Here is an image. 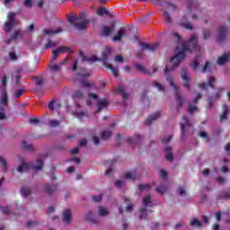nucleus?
<instances>
[{"mask_svg":"<svg viewBox=\"0 0 230 230\" xmlns=\"http://www.w3.org/2000/svg\"><path fill=\"white\" fill-rule=\"evenodd\" d=\"M190 226H192L193 227H200V226H202V223L197 218H194L190 221Z\"/></svg>","mask_w":230,"mask_h":230,"instance_id":"4c0bfd02","label":"nucleus"},{"mask_svg":"<svg viewBox=\"0 0 230 230\" xmlns=\"http://www.w3.org/2000/svg\"><path fill=\"white\" fill-rule=\"evenodd\" d=\"M55 46H57V42L49 40V43L45 45V49L55 48Z\"/></svg>","mask_w":230,"mask_h":230,"instance_id":"3c124183","label":"nucleus"},{"mask_svg":"<svg viewBox=\"0 0 230 230\" xmlns=\"http://www.w3.org/2000/svg\"><path fill=\"white\" fill-rule=\"evenodd\" d=\"M66 62H67V58H65L63 61H61L59 63V65L58 64H54L51 66V70L52 71H60V66H64L66 64Z\"/></svg>","mask_w":230,"mask_h":230,"instance_id":"5701e85b","label":"nucleus"},{"mask_svg":"<svg viewBox=\"0 0 230 230\" xmlns=\"http://www.w3.org/2000/svg\"><path fill=\"white\" fill-rule=\"evenodd\" d=\"M221 199H230V192H223Z\"/></svg>","mask_w":230,"mask_h":230,"instance_id":"69168bd1","label":"nucleus"},{"mask_svg":"<svg viewBox=\"0 0 230 230\" xmlns=\"http://www.w3.org/2000/svg\"><path fill=\"white\" fill-rule=\"evenodd\" d=\"M140 47L142 49H146L147 51H155L159 48L158 43L154 44H146V43H140Z\"/></svg>","mask_w":230,"mask_h":230,"instance_id":"4468645a","label":"nucleus"},{"mask_svg":"<svg viewBox=\"0 0 230 230\" xmlns=\"http://www.w3.org/2000/svg\"><path fill=\"white\" fill-rule=\"evenodd\" d=\"M197 111V106H192L191 104L189 105V112L193 114Z\"/></svg>","mask_w":230,"mask_h":230,"instance_id":"bf43d9fd","label":"nucleus"},{"mask_svg":"<svg viewBox=\"0 0 230 230\" xmlns=\"http://www.w3.org/2000/svg\"><path fill=\"white\" fill-rule=\"evenodd\" d=\"M115 62L123 63V62H124L123 57H121V56H116V57H115Z\"/></svg>","mask_w":230,"mask_h":230,"instance_id":"774afa93","label":"nucleus"},{"mask_svg":"<svg viewBox=\"0 0 230 230\" xmlns=\"http://www.w3.org/2000/svg\"><path fill=\"white\" fill-rule=\"evenodd\" d=\"M180 75L183 82L184 87H186V89H190V75H188V73L186 72V68H181Z\"/></svg>","mask_w":230,"mask_h":230,"instance_id":"1a4fd4ad","label":"nucleus"},{"mask_svg":"<svg viewBox=\"0 0 230 230\" xmlns=\"http://www.w3.org/2000/svg\"><path fill=\"white\" fill-rule=\"evenodd\" d=\"M139 191H149L150 190V184H141L138 185Z\"/></svg>","mask_w":230,"mask_h":230,"instance_id":"e433bc0d","label":"nucleus"},{"mask_svg":"<svg viewBox=\"0 0 230 230\" xmlns=\"http://www.w3.org/2000/svg\"><path fill=\"white\" fill-rule=\"evenodd\" d=\"M217 82V79L213 76L208 77V83H201L199 84V89H204L205 91L208 90V87H211L212 89H215V84Z\"/></svg>","mask_w":230,"mask_h":230,"instance_id":"0eeeda50","label":"nucleus"},{"mask_svg":"<svg viewBox=\"0 0 230 230\" xmlns=\"http://www.w3.org/2000/svg\"><path fill=\"white\" fill-rule=\"evenodd\" d=\"M62 31H64V30L60 27H58V29L56 30H53V29H45L43 31V33L45 35H49V36H51V35H58V33H62Z\"/></svg>","mask_w":230,"mask_h":230,"instance_id":"f3484780","label":"nucleus"},{"mask_svg":"<svg viewBox=\"0 0 230 230\" xmlns=\"http://www.w3.org/2000/svg\"><path fill=\"white\" fill-rule=\"evenodd\" d=\"M208 71H211V65L209 62H207L203 66V73H208Z\"/></svg>","mask_w":230,"mask_h":230,"instance_id":"09e8293b","label":"nucleus"},{"mask_svg":"<svg viewBox=\"0 0 230 230\" xmlns=\"http://www.w3.org/2000/svg\"><path fill=\"white\" fill-rule=\"evenodd\" d=\"M198 135L199 136V137H202L203 139H207V141H209L208 133H206V131H199Z\"/></svg>","mask_w":230,"mask_h":230,"instance_id":"c03bdc74","label":"nucleus"},{"mask_svg":"<svg viewBox=\"0 0 230 230\" xmlns=\"http://www.w3.org/2000/svg\"><path fill=\"white\" fill-rule=\"evenodd\" d=\"M227 32V27H220L219 28V31L217 34V39L219 41L224 40V39H226V33Z\"/></svg>","mask_w":230,"mask_h":230,"instance_id":"aec40b11","label":"nucleus"},{"mask_svg":"<svg viewBox=\"0 0 230 230\" xmlns=\"http://www.w3.org/2000/svg\"><path fill=\"white\" fill-rule=\"evenodd\" d=\"M68 21L70 24L75 26V30H85L89 24V21L84 17V14H81L78 17L69 16Z\"/></svg>","mask_w":230,"mask_h":230,"instance_id":"7ed1b4c3","label":"nucleus"},{"mask_svg":"<svg viewBox=\"0 0 230 230\" xmlns=\"http://www.w3.org/2000/svg\"><path fill=\"white\" fill-rule=\"evenodd\" d=\"M96 60H98V58H96V56H91L87 58H85V57H83V62H96Z\"/></svg>","mask_w":230,"mask_h":230,"instance_id":"ea45409f","label":"nucleus"},{"mask_svg":"<svg viewBox=\"0 0 230 230\" xmlns=\"http://www.w3.org/2000/svg\"><path fill=\"white\" fill-rule=\"evenodd\" d=\"M6 118V115L4 114V108L0 107V119H4Z\"/></svg>","mask_w":230,"mask_h":230,"instance_id":"5fc2aeb1","label":"nucleus"},{"mask_svg":"<svg viewBox=\"0 0 230 230\" xmlns=\"http://www.w3.org/2000/svg\"><path fill=\"white\" fill-rule=\"evenodd\" d=\"M136 68L140 72V73H144V74H148L150 72H148L146 70V68L145 67V66L141 65V64H136L135 65Z\"/></svg>","mask_w":230,"mask_h":230,"instance_id":"2f4dec72","label":"nucleus"},{"mask_svg":"<svg viewBox=\"0 0 230 230\" xmlns=\"http://www.w3.org/2000/svg\"><path fill=\"white\" fill-rule=\"evenodd\" d=\"M127 31H128V29L127 27H121L117 34L112 38L113 42H119L121 41V39L127 35Z\"/></svg>","mask_w":230,"mask_h":230,"instance_id":"6e6552de","label":"nucleus"},{"mask_svg":"<svg viewBox=\"0 0 230 230\" xmlns=\"http://www.w3.org/2000/svg\"><path fill=\"white\" fill-rule=\"evenodd\" d=\"M115 30H116V24L114 23H112L111 27L104 26L103 35H105L106 37H109V35H111Z\"/></svg>","mask_w":230,"mask_h":230,"instance_id":"6ab92c4d","label":"nucleus"},{"mask_svg":"<svg viewBox=\"0 0 230 230\" xmlns=\"http://www.w3.org/2000/svg\"><path fill=\"white\" fill-rule=\"evenodd\" d=\"M31 193V190L29 189V187H22L21 190V194L22 197H28Z\"/></svg>","mask_w":230,"mask_h":230,"instance_id":"7c9ffc66","label":"nucleus"},{"mask_svg":"<svg viewBox=\"0 0 230 230\" xmlns=\"http://www.w3.org/2000/svg\"><path fill=\"white\" fill-rule=\"evenodd\" d=\"M142 202L145 208H146L147 206L152 207V199H150V195L146 196Z\"/></svg>","mask_w":230,"mask_h":230,"instance_id":"c85d7f7f","label":"nucleus"},{"mask_svg":"<svg viewBox=\"0 0 230 230\" xmlns=\"http://www.w3.org/2000/svg\"><path fill=\"white\" fill-rule=\"evenodd\" d=\"M199 59H195L193 62H192V64H191V67L193 68V69H198L199 68Z\"/></svg>","mask_w":230,"mask_h":230,"instance_id":"6e6d98bb","label":"nucleus"},{"mask_svg":"<svg viewBox=\"0 0 230 230\" xmlns=\"http://www.w3.org/2000/svg\"><path fill=\"white\" fill-rule=\"evenodd\" d=\"M42 166H44V163L41 159H38L36 160V163L33 164H29L26 163L20 164L17 168V172H19V173H22V172H30V170L39 172L42 170Z\"/></svg>","mask_w":230,"mask_h":230,"instance_id":"f03ea898","label":"nucleus"},{"mask_svg":"<svg viewBox=\"0 0 230 230\" xmlns=\"http://www.w3.org/2000/svg\"><path fill=\"white\" fill-rule=\"evenodd\" d=\"M118 93H119V94H121L123 100H128L130 94L125 93V90L123 89V87L119 86L118 88Z\"/></svg>","mask_w":230,"mask_h":230,"instance_id":"a878e982","label":"nucleus"},{"mask_svg":"<svg viewBox=\"0 0 230 230\" xmlns=\"http://www.w3.org/2000/svg\"><path fill=\"white\" fill-rule=\"evenodd\" d=\"M55 107L59 108V107H60V103L55 102V101H51V102L49 103V111H55Z\"/></svg>","mask_w":230,"mask_h":230,"instance_id":"c9c22d12","label":"nucleus"},{"mask_svg":"<svg viewBox=\"0 0 230 230\" xmlns=\"http://www.w3.org/2000/svg\"><path fill=\"white\" fill-rule=\"evenodd\" d=\"M22 146L27 150L28 152L33 151V145L26 143V141H23L22 143Z\"/></svg>","mask_w":230,"mask_h":230,"instance_id":"473e14b6","label":"nucleus"},{"mask_svg":"<svg viewBox=\"0 0 230 230\" xmlns=\"http://www.w3.org/2000/svg\"><path fill=\"white\" fill-rule=\"evenodd\" d=\"M109 15V11H107V9H105V7H99L97 9V15H100L102 17V15Z\"/></svg>","mask_w":230,"mask_h":230,"instance_id":"72a5a7b5","label":"nucleus"},{"mask_svg":"<svg viewBox=\"0 0 230 230\" xmlns=\"http://www.w3.org/2000/svg\"><path fill=\"white\" fill-rule=\"evenodd\" d=\"M109 105V102L106 99H101L97 101V111L94 114H98V112L102 111V109H105Z\"/></svg>","mask_w":230,"mask_h":230,"instance_id":"2eb2a0df","label":"nucleus"},{"mask_svg":"<svg viewBox=\"0 0 230 230\" xmlns=\"http://www.w3.org/2000/svg\"><path fill=\"white\" fill-rule=\"evenodd\" d=\"M181 26L185 28L186 30H193V26L190 22H186V16L183 17L181 21Z\"/></svg>","mask_w":230,"mask_h":230,"instance_id":"cd10ccee","label":"nucleus"},{"mask_svg":"<svg viewBox=\"0 0 230 230\" xmlns=\"http://www.w3.org/2000/svg\"><path fill=\"white\" fill-rule=\"evenodd\" d=\"M183 101H184V99H182V97H181V95H179V94L176 95V102H177L178 107H182Z\"/></svg>","mask_w":230,"mask_h":230,"instance_id":"37998d69","label":"nucleus"},{"mask_svg":"<svg viewBox=\"0 0 230 230\" xmlns=\"http://www.w3.org/2000/svg\"><path fill=\"white\" fill-rule=\"evenodd\" d=\"M0 163L2 164L4 172H6V170H8V165L6 164V160L3 156H0Z\"/></svg>","mask_w":230,"mask_h":230,"instance_id":"58836bf2","label":"nucleus"},{"mask_svg":"<svg viewBox=\"0 0 230 230\" xmlns=\"http://www.w3.org/2000/svg\"><path fill=\"white\" fill-rule=\"evenodd\" d=\"M165 152H166V155H165V157L168 161H173V155H172V147L171 146H166L165 147Z\"/></svg>","mask_w":230,"mask_h":230,"instance_id":"393cba45","label":"nucleus"},{"mask_svg":"<svg viewBox=\"0 0 230 230\" xmlns=\"http://www.w3.org/2000/svg\"><path fill=\"white\" fill-rule=\"evenodd\" d=\"M73 214L69 208H66L63 211V222L64 224H71Z\"/></svg>","mask_w":230,"mask_h":230,"instance_id":"9b49d317","label":"nucleus"},{"mask_svg":"<svg viewBox=\"0 0 230 230\" xmlns=\"http://www.w3.org/2000/svg\"><path fill=\"white\" fill-rule=\"evenodd\" d=\"M168 188H166V186L164 185H161L160 187L157 188V191L158 193H161L163 195V193H166Z\"/></svg>","mask_w":230,"mask_h":230,"instance_id":"79ce46f5","label":"nucleus"},{"mask_svg":"<svg viewBox=\"0 0 230 230\" xmlns=\"http://www.w3.org/2000/svg\"><path fill=\"white\" fill-rule=\"evenodd\" d=\"M229 112H230V109L226 105H225L223 114L220 117V121H224L225 119H226Z\"/></svg>","mask_w":230,"mask_h":230,"instance_id":"b1692460","label":"nucleus"},{"mask_svg":"<svg viewBox=\"0 0 230 230\" xmlns=\"http://www.w3.org/2000/svg\"><path fill=\"white\" fill-rule=\"evenodd\" d=\"M140 211V218H146V208H142Z\"/></svg>","mask_w":230,"mask_h":230,"instance_id":"e2e57ef3","label":"nucleus"},{"mask_svg":"<svg viewBox=\"0 0 230 230\" xmlns=\"http://www.w3.org/2000/svg\"><path fill=\"white\" fill-rule=\"evenodd\" d=\"M49 127H58V125H60V122L58 120H50L49 121Z\"/></svg>","mask_w":230,"mask_h":230,"instance_id":"8fccbe9b","label":"nucleus"},{"mask_svg":"<svg viewBox=\"0 0 230 230\" xmlns=\"http://www.w3.org/2000/svg\"><path fill=\"white\" fill-rule=\"evenodd\" d=\"M15 15H17L15 13H9L7 14V21L4 24V28L7 33H10V31H12V28L18 26L19 24V20L15 18Z\"/></svg>","mask_w":230,"mask_h":230,"instance_id":"20e7f679","label":"nucleus"},{"mask_svg":"<svg viewBox=\"0 0 230 230\" xmlns=\"http://www.w3.org/2000/svg\"><path fill=\"white\" fill-rule=\"evenodd\" d=\"M193 123H191L190 119H188L187 116H183L182 121L181 123V128L182 134H184V128H186V127H191Z\"/></svg>","mask_w":230,"mask_h":230,"instance_id":"dca6fc26","label":"nucleus"},{"mask_svg":"<svg viewBox=\"0 0 230 230\" xmlns=\"http://www.w3.org/2000/svg\"><path fill=\"white\" fill-rule=\"evenodd\" d=\"M24 93V91L22 90H17L15 93H14V98L16 100H19L21 98V96H22V93Z\"/></svg>","mask_w":230,"mask_h":230,"instance_id":"de8ad7c7","label":"nucleus"},{"mask_svg":"<svg viewBox=\"0 0 230 230\" xmlns=\"http://www.w3.org/2000/svg\"><path fill=\"white\" fill-rule=\"evenodd\" d=\"M97 215L99 217H109V210L105 207H99Z\"/></svg>","mask_w":230,"mask_h":230,"instance_id":"4be33fe9","label":"nucleus"},{"mask_svg":"<svg viewBox=\"0 0 230 230\" xmlns=\"http://www.w3.org/2000/svg\"><path fill=\"white\" fill-rule=\"evenodd\" d=\"M85 218L86 220H88L89 222H92V224H96V220L94 218V213L93 212H88L86 215H85Z\"/></svg>","mask_w":230,"mask_h":230,"instance_id":"bb28decb","label":"nucleus"},{"mask_svg":"<svg viewBox=\"0 0 230 230\" xmlns=\"http://www.w3.org/2000/svg\"><path fill=\"white\" fill-rule=\"evenodd\" d=\"M9 58L11 60H17V55H15V52H10Z\"/></svg>","mask_w":230,"mask_h":230,"instance_id":"0e129e2a","label":"nucleus"},{"mask_svg":"<svg viewBox=\"0 0 230 230\" xmlns=\"http://www.w3.org/2000/svg\"><path fill=\"white\" fill-rule=\"evenodd\" d=\"M211 37V32L209 31V30H205L203 31V39L206 40L208 39H209Z\"/></svg>","mask_w":230,"mask_h":230,"instance_id":"49530a36","label":"nucleus"},{"mask_svg":"<svg viewBox=\"0 0 230 230\" xmlns=\"http://www.w3.org/2000/svg\"><path fill=\"white\" fill-rule=\"evenodd\" d=\"M168 71H170V69L168 68V66H165L164 75L166 76V80L167 82H169L171 87H172L174 91L177 93L179 91V86L175 84V83L173 82V78L171 75H168Z\"/></svg>","mask_w":230,"mask_h":230,"instance_id":"9d476101","label":"nucleus"},{"mask_svg":"<svg viewBox=\"0 0 230 230\" xmlns=\"http://www.w3.org/2000/svg\"><path fill=\"white\" fill-rule=\"evenodd\" d=\"M85 114H87V111H81V112L76 111L74 113L75 118H78V119H82V118H84V116H85Z\"/></svg>","mask_w":230,"mask_h":230,"instance_id":"a19ab883","label":"nucleus"},{"mask_svg":"<svg viewBox=\"0 0 230 230\" xmlns=\"http://www.w3.org/2000/svg\"><path fill=\"white\" fill-rule=\"evenodd\" d=\"M83 87H93L94 85V83H89V82H83L82 83Z\"/></svg>","mask_w":230,"mask_h":230,"instance_id":"052dcab7","label":"nucleus"},{"mask_svg":"<svg viewBox=\"0 0 230 230\" xmlns=\"http://www.w3.org/2000/svg\"><path fill=\"white\" fill-rule=\"evenodd\" d=\"M102 194H100V195H98V196H93V202H100V200H102Z\"/></svg>","mask_w":230,"mask_h":230,"instance_id":"13d9d810","label":"nucleus"},{"mask_svg":"<svg viewBox=\"0 0 230 230\" xmlns=\"http://www.w3.org/2000/svg\"><path fill=\"white\" fill-rule=\"evenodd\" d=\"M109 56H111V48L106 47V49L102 52V60L103 61V66L107 69H111L114 76H118V69L114 68L112 65L107 63V58H109Z\"/></svg>","mask_w":230,"mask_h":230,"instance_id":"39448f33","label":"nucleus"},{"mask_svg":"<svg viewBox=\"0 0 230 230\" xmlns=\"http://www.w3.org/2000/svg\"><path fill=\"white\" fill-rule=\"evenodd\" d=\"M181 50L172 57L171 60V64H172L171 71H173L176 67H179V63L184 60L186 51H190V53H192L193 51H200V46L197 44V36L195 34L190 36L188 42H181Z\"/></svg>","mask_w":230,"mask_h":230,"instance_id":"f257e3e1","label":"nucleus"},{"mask_svg":"<svg viewBox=\"0 0 230 230\" xmlns=\"http://www.w3.org/2000/svg\"><path fill=\"white\" fill-rule=\"evenodd\" d=\"M122 186H125V181L119 180L115 182L116 188H122Z\"/></svg>","mask_w":230,"mask_h":230,"instance_id":"864d4df0","label":"nucleus"},{"mask_svg":"<svg viewBox=\"0 0 230 230\" xmlns=\"http://www.w3.org/2000/svg\"><path fill=\"white\" fill-rule=\"evenodd\" d=\"M170 141H172V136H167L163 138L162 142L164 143L166 145V143H170Z\"/></svg>","mask_w":230,"mask_h":230,"instance_id":"680f3d73","label":"nucleus"},{"mask_svg":"<svg viewBox=\"0 0 230 230\" xmlns=\"http://www.w3.org/2000/svg\"><path fill=\"white\" fill-rule=\"evenodd\" d=\"M42 84H44V79L42 77H39L36 80V85H42Z\"/></svg>","mask_w":230,"mask_h":230,"instance_id":"338daca9","label":"nucleus"},{"mask_svg":"<svg viewBox=\"0 0 230 230\" xmlns=\"http://www.w3.org/2000/svg\"><path fill=\"white\" fill-rule=\"evenodd\" d=\"M69 51H71V49L67 47H60L55 50L58 55H60V53H69Z\"/></svg>","mask_w":230,"mask_h":230,"instance_id":"c756f323","label":"nucleus"},{"mask_svg":"<svg viewBox=\"0 0 230 230\" xmlns=\"http://www.w3.org/2000/svg\"><path fill=\"white\" fill-rule=\"evenodd\" d=\"M58 190V186L55 183H47L43 187V191H45L47 193V195H49V197L55 195V193H57Z\"/></svg>","mask_w":230,"mask_h":230,"instance_id":"423d86ee","label":"nucleus"},{"mask_svg":"<svg viewBox=\"0 0 230 230\" xmlns=\"http://www.w3.org/2000/svg\"><path fill=\"white\" fill-rule=\"evenodd\" d=\"M0 107L4 109V107H8V93L6 91H3L0 96Z\"/></svg>","mask_w":230,"mask_h":230,"instance_id":"ddd939ff","label":"nucleus"},{"mask_svg":"<svg viewBox=\"0 0 230 230\" xmlns=\"http://www.w3.org/2000/svg\"><path fill=\"white\" fill-rule=\"evenodd\" d=\"M230 60V52L225 53L223 56L219 57L217 59V64L219 66H224L226 62H229Z\"/></svg>","mask_w":230,"mask_h":230,"instance_id":"a211bd4d","label":"nucleus"},{"mask_svg":"<svg viewBox=\"0 0 230 230\" xmlns=\"http://www.w3.org/2000/svg\"><path fill=\"white\" fill-rule=\"evenodd\" d=\"M124 178L128 179L129 181H136L137 179V174L136 171L128 172L124 174Z\"/></svg>","mask_w":230,"mask_h":230,"instance_id":"412c9836","label":"nucleus"},{"mask_svg":"<svg viewBox=\"0 0 230 230\" xmlns=\"http://www.w3.org/2000/svg\"><path fill=\"white\" fill-rule=\"evenodd\" d=\"M161 118V112L156 111L154 114L150 115L145 121L146 125H152L154 121H157Z\"/></svg>","mask_w":230,"mask_h":230,"instance_id":"f8f14e48","label":"nucleus"},{"mask_svg":"<svg viewBox=\"0 0 230 230\" xmlns=\"http://www.w3.org/2000/svg\"><path fill=\"white\" fill-rule=\"evenodd\" d=\"M111 134L112 133L111 131H103L102 134V139H109V137H111Z\"/></svg>","mask_w":230,"mask_h":230,"instance_id":"a18cd8bd","label":"nucleus"},{"mask_svg":"<svg viewBox=\"0 0 230 230\" xmlns=\"http://www.w3.org/2000/svg\"><path fill=\"white\" fill-rule=\"evenodd\" d=\"M21 36V31H16L13 36H12V40H17V39H19V37Z\"/></svg>","mask_w":230,"mask_h":230,"instance_id":"603ef678","label":"nucleus"},{"mask_svg":"<svg viewBox=\"0 0 230 230\" xmlns=\"http://www.w3.org/2000/svg\"><path fill=\"white\" fill-rule=\"evenodd\" d=\"M178 193H179V195H181L182 197V196L186 195V190H184V188H182V187H180L178 189Z\"/></svg>","mask_w":230,"mask_h":230,"instance_id":"4d7b16f0","label":"nucleus"},{"mask_svg":"<svg viewBox=\"0 0 230 230\" xmlns=\"http://www.w3.org/2000/svg\"><path fill=\"white\" fill-rule=\"evenodd\" d=\"M153 87H155L158 91H164V85L161 84V83L155 81L152 83Z\"/></svg>","mask_w":230,"mask_h":230,"instance_id":"f704fd0d","label":"nucleus"}]
</instances>
